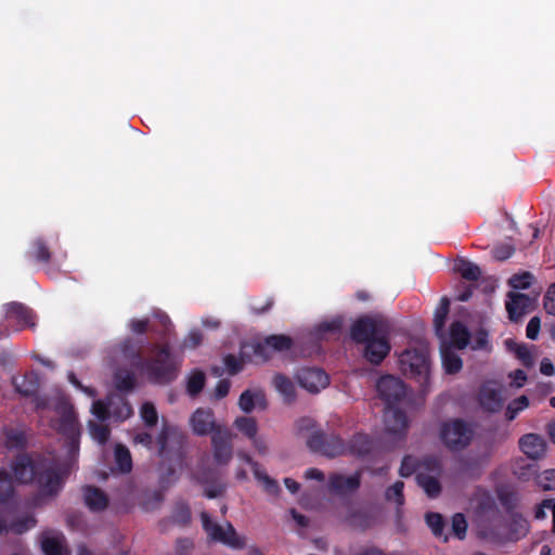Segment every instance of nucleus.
I'll return each instance as SVG.
<instances>
[{
    "mask_svg": "<svg viewBox=\"0 0 555 555\" xmlns=\"http://www.w3.org/2000/svg\"><path fill=\"white\" fill-rule=\"evenodd\" d=\"M60 418L56 423V429L60 435L66 439L68 453L70 455L78 452L80 439V426L74 406L67 402H61L56 406Z\"/></svg>",
    "mask_w": 555,
    "mask_h": 555,
    "instance_id": "7",
    "label": "nucleus"
},
{
    "mask_svg": "<svg viewBox=\"0 0 555 555\" xmlns=\"http://www.w3.org/2000/svg\"><path fill=\"white\" fill-rule=\"evenodd\" d=\"M361 483L360 475L344 476L340 474H332L328 478V489L331 492L344 494L353 492L359 489Z\"/></svg>",
    "mask_w": 555,
    "mask_h": 555,
    "instance_id": "18",
    "label": "nucleus"
},
{
    "mask_svg": "<svg viewBox=\"0 0 555 555\" xmlns=\"http://www.w3.org/2000/svg\"><path fill=\"white\" fill-rule=\"evenodd\" d=\"M543 306L548 314L555 317V283L547 287L543 297Z\"/></svg>",
    "mask_w": 555,
    "mask_h": 555,
    "instance_id": "57",
    "label": "nucleus"
},
{
    "mask_svg": "<svg viewBox=\"0 0 555 555\" xmlns=\"http://www.w3.org/2000/svg\"><path fill=\"white\" fill-rule=\"evenodd\" d=\"M532 281H533V275L530 272L525 271L521 273L514 274L508 280V284L514 289H527L531 286Z\"/></svg>",
    "mask_w": 555,
    "mask_h": 555,
    "instance_id": "50",
    "label": "nucleus"
},
{
    "mask_svg": "<svg viewBox=\"0 0 555 555\" xmlns=\"http://www.w3.org/2000/svg\"><path fill=\"white\" fill-rule=\"evenodd\" d=\"M203 529L214 542H219L231 550H243L246 546V538L237 533L231 522L225 527L214 522L207 512L201 513Z\"/></svg>",
    "mask_w": 555,
    "mask_h": 555,
    "instance_id": "6",
    "label": "nucleus"
},
{
    "mask_svg": "<svg viewBox=\"0 0 555 555\" xmlns=\"http://www.w3.org/2000/svg\"><path fill=\"white\" fill-rule=\"evenodd\" d=\"M170 519L173 524L184 527L191 521V509L186 502L178 501L176 502Z\"/></svg>",
    "mask_w": 555,
    "mask_h": 555,
    "instance_id": "36",
    "label": "nucleus"
},
{
    "mask_svg": "<svg viewBox=\"0 0 555 555\" xmlns=\"http://www.w3.org/2000/svg\"><path fill=\"white\" fill-rule=\"evenodd\" d=\"M403 488V481H396L391 487L387 488L385 492L386 499L388 501L395 500L398 506H402L404 504Z\"/></svg>",
    "mask_w": 555,
    "mask_h": 555,
    "instance_id": "51",
    "label": "nucleus"
},
{
    "mask_svg": "<svg viewBox=\"0 0 555 555\" xmlns=\"http://www.w3.org/2000/svg\"><path fill=\"white\" fill-rule=\"evenodd\" d=\"M256 405L266 408V398L261 391L253 392L247 389L241 393L238 406L243 412L250 413Z\"/></svg>",
    "mask_w": 555,
    "mask_h": 555,
    "instance_id": "26",
    "label": "nucleus"
},
{
    "mask_svg": "<svg viewBox=\"0 0 555 555\" xmlns=\"http://www.w3.org/2000/svg\"><path fill=\"white\" fill-rule=\"evenodd\" d=\"M64 540L62 533L43 532L40 539L41 550L44 555H66L63 545Z\"/></svg>",
    "mask_w": 555,
    "mask_h": 555,
    "instance_id": "20",
    "label": "nucleus"
},
{
    "mask_svg": "<svg viewBox=\"0 0 555 555\" xmlns=\"http://www.w3.org/2000/svg\"><path fill=\"white\" fill-rule=\"evenodd\" d=\"M473 434L472 428L461 418L443 422L439 430L442 443L450 451H461L465 449L470 443Z\"/></svg>",
    "mask_w": 555,
    "mask_h": 555,
    "instance_id": "8",
    "label": "nucleus"
},
{
    "mask_svg": "<svg viewBox=\"0 0 555 555\" xmlns=\"http://www.w3.org/2000/svg\"><path fill=\"white\" fill-rule=\"evenodd\" d=\"M14 494L12 476L5 469H0V504L7 503Z\"/></svg>",
    "mask_w": 555,
    "mask_h": 555,
    "instance_id": "42",
    "label": "nucleus"
},
{
    "mask_svg": "<svg viewBox=\"0 0 555 555\" xmlns=\"http://www.w3.org/2000/svg\"><path fill=\"white\" fill-rule=\"evenodd\" d=\"M109 406L111 417L118 422H124L133 414L131 404L124 397H111Z\"/></svg>",
    "mask_w": 555,
    "mask_h": 555,
    "instance_id": "24",
    "label": "nucleus"
},
{
    "mask_svg": "<svg viewBox=\"0 0 555 555\" xmlns=\"http://www.w3.org/2000/svg\"><path fill=\"white\" fill-rule=\"evenodd\" d=\"M26 444V437L23 431L9 429L5 431V446L9 449H23Z\"/></svg>",
    "mask_w": 555,
    "mask_h": 555,
    "instance_id": "47",
    "label": "nucleus"
},
{
    "mask_svg": "<svg viewBox=\"0 0 555 555\" xmlns=\"http://www.w3.org/2000/svg\"><path fill=\"white\" fill-rule=\"evenodd\" d=\"M379 398L385 402V430L396 440L404 439L408 434L409 420L406 414L397 408L406 397V386L392 375L382 376L376 384Z\"/></svg>",
    "mask_w": 555,
    "mask_h": 555,
    "instance_id": "3",
    "label": "nucleus"
},
{
    "mask_svg": "<svg viewBox=\"0 0 555 555\" xmlns=\"http://www.w3.org/2000/svg\"><path fill=\"white\" fill-rule=\"evenodd\" d=\"M223 362L230 375H236L243 370V362L234 354H227Z\"/></svg>",
    "mask_w": 555,
    "mask_h": 555,
    "instance_id": "59",
    "label": "nucleus"
},
{
    "mask_svg": "<svg viewBox=\"0 0 555 555\" xmlns=\"http://www.w3.org/2000/svg\"><path fill=\"white\" fill-rule=\"evenodd\" d=\"M92 413L96 418L104 422L111 418L109 401L106 403L103 400H96L92 403Z\"/></svg>",
    "mask_w": 555,
    "mask_h": 555,
    "instance_id": "53",
    "label": "nucleus"
},
{
    "mask_svg": "<svg viewBox=\"0 0 555 555\" xmlns=\"http://www.w3.org/2000/svg\"><path fill=\"white\" fill-rule=\"evenodd\" d=\"M26 256L37 262L47 264L50 262L52 254L44 240L38 237L33 241Z\"/></svg>",
    "mask_w": 555,
    "mask_h": 555,
    "instance_id": "28",
    "label": "nucleus"
},
{
    "mask_svg": "<svg viewBox=\"0 0 555 555\" xmlns=\"http://www.w3.org/2000/svg\"><path fill=\"white\" fill-rule=\"evenodd\" d=\"M452 531L460 540L465 538L467 531V521L462 513H456L453 515Z\"/></svg>",
    "mask_w": 555,
    "mask_h": 555,
    "instance_id": "52",
    "label": "nucleus"
},
{
    "mask_svg": "<svg viewBox=\"0 0 555 555\" xmlns=\"http://www.w3.org/2000/svg\"><path fill=\"white\" fill-rule=\"evenodd\" d=\"M254 356L262 362L271 359L272 350L269 348V345L266 344V338L254 346Z\"/></svg>",
    "mask_w": 555,
    "mask_h": 555,
    "instance_id": "60",
    "label": "nucleus"
},
{
    "mask_svg": "<svg viewBox=\"0 0 555 555\" xmlns=\"http://www.w3.org/2000/svg\"><path fill=\"white\" fill-rule=\"evenodd\" d=\"M194 478L205 487L204 495L208 499L218 498L225 491V485L215 468L202 466L194 473Z\"/></svg>",
    "mask_w": 555,
    "mask_h": 555,
    "instance_id": "11",
    "label": "nucleus"
},
{
    "mask_svg": "<svg viewBox=\"0 0 555 555\" xmlns=\"http://www.w3.org/2000/svg\"><path fill=\"white\" fill-rule=\"evenodd\" d=\"M520 450L530 459L539 460L545 455V439L538 434H526L519 439Z\"/></svg>",
    "mask_w": 555,
    "mask_h": 555,
    "instance_id": "17",
    "label": "nucleus"
},
{
    "mask_svg": "<svg viewBox=\"0 0 555 555\" xmlns=\"http://www.w3.org/2000/svg\"><path fill=\"white\" fill-rule=\"evenodd\" d=\"M190 422L194 434L197 436H207L208 434L212 436L218 428L225 427L216 423L215 414L210 409H197L192 414Z\"/></svg>",
    "mask_w": 555,
    "mask_h": 555,
    "instance_id": "16",
    "label": "nucleus"
},
{
    "mask_svg": "<svg viewBox=\"0 0 555 555\" xmlns=\"http://www.w3.org/2000/svg\"><path fill=\"white\" fill-rule=\"evenodd\" d=\"M450 339L457 349H464L469 341L470 333L461 321H454L450 325Z\"/></svg>",
    "mask_w": 555,
    "mask_h": 555,
    "instance_id": "30",
    "label": "nucleus"
},
{
    "mask_svg": "<svg viewBox=\"0 0 555 555\" xmlns=\"http://www.w3.org/2000/svg\"><path fill=\"white\" fill-rule=\"evenodd\" d=\"M529 406V399L522 395L512 400L505 409V418L508 422L514 421L517 415Z\"/></svg>",
    "mask_w": 555,
    "mask_h": 555,
    "instance_id": "40",
    "label": "nucleus"
},
{
    "mask_svg": "<svg viewBox=\"0 0 555 555\" xmlns=\"http://www.w3.org/2000/svg\"><path fill=\"white\" fill-rule=\"evenodd\" d=\"M158 325L151 324L147 319L130 321V330L135 334H145L151 331L157 335L159 339H165L171 330L172 323L169 317L165 313L157 314Z\"/></svg>",
    "mask_w": 555,
    "mask_h": 555,
    "instance_id": "15",
    "label": "nucleus"
},
{
    "mask_svg": "<svg viewBox=\"0 0 555 555\" xmlns=\"http://www.w3.org/2000/svg\"><path fill=\"white\" fill-rule=\"evenodd\" d=\"M12 470L18 482L38 486V493L33 500L34 506L42 505L46 499L55 498L64 485L57 463L40 455L18 454L12 462Z\"/></svg>",
    "mask_w": 555,
    "mask_h": 555,
    "instance_id": "1",
    "label": "nucleus"
},
{
    "mask_svg": "<svg viewBox=\"0 0 555 555\" xmlns=\"http://www.w3.org/2000/svg\"><path fill=\"white\" fill-rule=\"evenodd\" d=\"M114 455L118 470L122 474L130 473L132 469V457L129 449L118 443L115 447Z\"/></svg>",
    "mask_w": 555,
    "mask_h": 555,
    "instance_id": "33",
    "label": "nucleus"
},
{
    "mask_svg": "<svg viewBox=\"0 0 555 555\" xmlns=\"http://www.w3.org/2000/svg\"><path fill=\"white\" fill-rule=\"evenodd\" d=\"M244 459L251 466L255 478L262 482L264 491L269 494H278L280 492L278 481L271 478L257 462L251 460L250 456L246 455Z\"/></svg>",
    "mask_w": 555,
    "mask_h": 555,
    "instance_id": "23",
    "label": "nucleus"
},
{
    "mask_svg": "<svg viewBox=\"0 0 555 555\" xmlns=\"http://www.w3.org/2000/svg\"><path fill=\"white\" fill-rule=\"evenodd\" d=\"M515 253V248L508 244H502L493 248V257L496 260L504 261L511 258Z\"/></svg>",
    "mask_w": 555,
    "mask_h": 555,
    "instance_id": "61",
    "label": "nucleus"
},
{
    "mask_svg": "<svg viewBox=\"0 0 555 555\" xmlns=\"http://www.w3.org/2000/svg\"><path fill=\"white\" fill-rule=\"evenodd\" d=\"M15 390L24 397L36 395L39 388L38 378L34 373L25 374L21 377H13Z\"/></svg>",
    "mask_w": 555,
    "mask_h": 555,
    "instance_id": "25",
    "label": "nucleus"
},
{
    "mask_svg": "<svg viewBox=\"0 0 555 555\" xmlns=\"http://www.w3.org/2000/svg\"><path fill=\"white\" fill-rule=\"evenodd\" d=\"M140 415L146 427L152 428L158 422V413L152 402H144L140 409Z\"/></svg>",
    "mask_w": 555,
    "mask_h": 555,
    "instance_id": "46",
    "label": "nucleus"
},
{
    "mask_svg": "<svg viewBox=\"0 0 555 555\" xmlns=\"http://www.w3.org/2000/svg\"><path fill=\"white\" fill-rule=\"evenodd\" d=\"M273 385L275 389L283 396L286 403H292L296 399V388L289 377L284 374L278 373L273 377Z\"/></svg>",
    "mask_w": 555,
    "mask_h": 555,
    "instance_id": "27",
    "label": "nucleus"
},
{
    "mask_svg": "<svg viewBox=\"0 0 555 555\" xmlns=\"http://www.w3.org/2000/svg\"><path fill=\"white\" fill-rule=\"evenodd\" d=\"M153 356L144 359L137 352L138 362L135 366L140 369L150 382L159 385H166L175 380L179 372V362L171 353L168 345H154Z\"/></svg>",
    "mask_w": 555,
    "mask_h": 555,
    "instance_id": "4",
    "label": "nucleus"
},
{
    "mask_svg": "<svg viewBox=\"0 0 555 555\" xmlns=\"http://www.w3.org/2000/svg\"><path fill=\"white\" fill-rule=\"evenodd\" d=\"M346 444L347 454L359 457L367 455L373 449V440L365 434L353 435Z\"/></svg>",
    "mask_w": 555,
    "mask_h": 555,
    "instance_id": "22",
    "label": "nucleus"
},
{
    "mask_svg": "<svg viewBox=\"0 0 555 555\" xmlns=\"http://www.w3.org/2000/svg\"><path fill=\"white\" fill-rule=\"evenodd\" d=\"M164 502V493L160 490H155L146 493L141 501V507L145 512H152L160 507Z\"/></svg>",
    "mask_w": 555,
    "mask_h": 555,
    "instance_id": "45",
    "label": "nucleus"
},
{
    "mask_svg": "<svg viewBox=\"0 0 555 555\" xmlns=\"http://www.w3.org/2000/svg\"><path fill=\"white\" fill-rule=\"evenodd\" d=\"M297 380L302 388L317 393L328 385L330 377L322 369L304 367L297 373Z\"/></svg>",
    "mask_w": 555,
    "mask_h": 555,
    "instance_id": "13",
    "label": "nucleus"
},
{
    "mask_svg": "<svg viewBox=\"0 0 555 555\" xmlns=\"http://www.w3.org/2000/svg\"><path fill=\"white\" fill-rule=\"evenodd\" d=\"M401 372L425 388L429 382V356L425 348L404 350L399 357Z\"/></svg>",
    "mask_w": 555,
    "mask_h": 555,
    "instance_id": "5",
    "label": "nucleus"
},
{
    "mask_svg": "<svg viewBox=\"0 0 555 555\" xmlns=\"http://www.w3.org/2000/svg\"><path fill=\"white\" fill-rule=\"evenodd\" d=\"M478 402L481 409L489 413H498L503 409L504 398L502 390L494 382L483 383L478 392Z\"/></svg>",
    "mask_w": 555,
    "mask_h": 555,
    "instance_id": "12",
    "label": "nucleus"
},
{
    "mask_svg": "<svg viewBox=\"0 0 555 555\" xmlns=\"http://www.w3.org/2000/svg\"><path fill=\"white\" fill-rule=\"evenodd\" d=\"M169 431H170V428L168 426H163L162 430L159 431V434L156 437V443L158 447L157 454L160 457H165L168 453L167 446H168Z\"/></svg>",
    "mask_w": 555,
    "mask_h": 555,
    "instance_id": "56",
    "label": "nucleus"
},
{
    "mask_svg": "<svg viewBox=\"0 0 555 555\" xmlns=\"http://www.w3.org/2000/svg\"><path fill=\"white\" fill-rule=\"evenodd\" d=\"M37 524V520L34 515H25L23 517L17 518L16 520L8 524V532H13L15 534H23L29 529L34 528Z\"/></svg>",
    "mask_w": 555,
    "mask_h": 555,
    "instance_id": "41",
    "label": "nucleus"
},
{
    "mask_svg": "<svg viewBox=\"0 0 555 555\" xmlns=\"http://www.w3.org/2000/svg\"><path fill=\"white\" fill-rule=\"evenodd\" d=\"M415 479L428 498L435 499L440 494L441 485L436 477L424 473H417Z\"/></svg>",
    "mask_w": 555,
    "mask_h": 555,
    "instance_id": "32",
    "label": "nucleus"
},
{
    "mask_svg": "<svg viewBox=\"0 0 555 555\" xmlns=\"http://www.w3.org/2000/svg\"><path fill=\"white\" fill-rule=\"evenodd\" d=\"M235 427L249 439H254L257 435L258 427L255 418L240 416L234 422Z\"/></svg>",
    "mask_w": 555,
    "mask_h": 555,
    "instance_id": "44",
    "label": "nucleus"
},
{
    "mask_svg": "<svg viewBox=\"0 0 555 555\" xmlns=\"http://www.w3.org/2000/svg\"><path fill=\"white\" fill-rule=\"evenodd\" d=\"M509 300L506 301V310L512 321H517L526 312V308L529 304V296L521 293H508Z\"/></svg>",
    "mask_w": 555,
    "mask_h": 555,
    "instance_id": "21",
    "label": "nucleus"
},
{
    "mask_svg": "<svg viewBox=\"0 0 555 555\" xmlns=\"http://www.w3.org/2000/svg\"><path fill=\"white\" fill-rule=\"evenodd\" d=\"M83 502L92 512L104 511L108 505V498L103 490L95 486H86L82 489Z\"/></svg>",
    "mask_w": 555,
    "mask_h": 555,
    "instance_id": "19",
    "label": "nucleus"
},
{
    "mask_svg": "<svg viewBox=\"0 0 555 555\" xmlns=\"http://www.w3.org/2000/svg\"><path fill=\"white\" fill-rule=\"evenodd\" d=\"M233 433L228 428H218L211 436L214 462L218 466L228 465L233 457Z\"/></svg>",
    "mask_w": 555,
    "mask_h": 555,
    "instance_id": "10",
    "label": "nucleus"
},
{
    "mask_svg": "<svg viewBox=\"0 0 555 555\" xmlns=\"http://www.w3.org/2000/svg\"><path fill=\"white\" fill-rule=\"evenodd\" d=\"M5 320L8 322H15L16 331H21L25 327H35V313L26 305L12 301L4 305Z\"/></svg>",
    "mask_w": 555,
    "mask_h": 555,
    "instance_id": "14",
    "label": "nucleus"
},
{
    "mask_svg": "<svg viewBox=\"0 0 555 555\" xmlns=\"http://www.w3.org/2000/svg\"><path fill=\"white\" fill-rule=\"evenodd\" d=\"M115 385L117 390L128 393L135 387V377L129 371H119L115 374Z\"/></svg>",
    "mask_w": 555,
    "mask_h": 555,
    "instance_id": "39",
    "label": "nucleus"
},
{
    "mask_svg": "<svg viewBox=\"0 0 555 555\" xmlns=\"http://www.w3.org/2000/svg\"><path fill=\"white\" fill-rule=\"evenodd\" d=\"M538 485L543 490L555 489V469H547L538 478Z\"/></svg>",
    "mask_w": 555,
    "mask_h": 555,
    "instance_id": "58",
    "label": "nucleus"
},
{
    "mask_svg": "<svg viewBox=\"0 0 555 555\" xmlns=\"http://www.w3.org/2000/svg\"><path fill=\"white\" fill-rule=\"evenodd\" d=\"M133 443L141 444V446L145 447L146 449L152 450L153 444H154V438L147 431H140L134 435Z\"/></svg>",
    "mask_w": 555,
    "mask_h": 555,
    "instance_id": "62",
    "label": "nucleus"
},
{
    "mask_svg": "<svg viewBox=\"0 0 555 555\" xmlns=\"http://www.w3.org/2000/svg\"><path fill=\"white\" fill-rule=\"evenodd\" d=\"M488 346V333L486 331H478L474 337L472 348L474 350L486 349Z\"/></svg>",
    "mask_w": 555,
    "mask_h": 555,
    "instance_id": "64",
    "label": "nucleus"
},
{
    "mask_svg": "<svg viewBox=\"0 0 555 555\" xmlns=\"http://www.w3.org/2000/svg\"><path fill=\"white\" fill-rule=\"evenodd\" d=\"M308 448L326 457H336L347 454L346 442L335 434H328L321 429L314 430L307 439Z\"/></svg>",
    "mask_w": 555,
    "mask_h": 555,
    "instance_id": "9",
    "label": "nucleus"
},
{
    "mask_svg": "<svg viewBox=\"0 0 555 555\" xmlns=\"http://www.w3.org/2000/svg\"><path fill=\"white\" fill-rule=\"evenodd\" d=\"M541 327V321L538 317H533L527 324L526 335L529 339H537Z\"/></svg>",
    "mask_w": 555,
    "mask_h": 555,
    "instance_id": "63",
    "label": "nucleus"
},
{
    "mask_svg": "<svg viewBox=\"0 0 555 555\" xmlns=\"http://www.w3.org/2000/svg\"><path fill=\"white\" fill-rule=\"evenodd\" d=\"M509 531L516 540L524 538L529 532L528 520L519 513H511Z\"/></svg>",
    "mask_w": 555,
    "mask_h": 555,
    "instance_id": "35",
    "label": "nucleus"
},
{
    "mask_svg": "<svg viewBox=\"0 0 555 555\" xmlns=\"http://www.w3.org/2000/svg\"><path fill=\"white\" fill-rule=\"evenodd\" d=\"M455 271L461 274V276L466 281H478L481 275L480 268L465 259H460L455 263Z\"/></svg>",
    "mask_w": 555,
    "mask_h": 555,
    "instance_id": "34",
    "label": "nucleus"
},
{
    "mask_svg": "<svg viewBox=\"0 0 555 555\" xmlns=\"http://www.w3.org/2000/svg\"><path fill=\"white\" fill-rule=\"evenodd\" d=\"M266 344L269 345V348L272 351H286L289 350L294 341L292 337L284 335V334H273L266 337Z\"/></svg>",
    "mask_w": 555,
    "mask_h": 555,
    "instance_id": "38",
    "label": "nucleus"
},
{
    "mask_svg": "<svg viewBox=\"0 0 555 555\" xmlns=\"http://www.w3.org/2000/svg\"><path fill=\"white\" fill-rule=\"evenodd\" d=\"M506 345L511 350L515 352L516 357L526 367H531L534 365V357L526 345L514 343L511 339L506 340Z\"/></svg>",
    "mask_w": 555,
    "mask_h": 555,
    "instance_id": "37",
    "label": "nucleus"
},
{
    "mask_svg": "<svg viewBox=\"0 0 555 555\" xmlns=\"http://www.w3.org/2000/svg\"><path fill=\"white\" fill-rule=\"evenodd\" d=\"M389 332V324L384 318L364 315L351 325L350 337L354 343L364 345L366 361L378 365L391 349Z\"/></svg>",
    "mask_w": 555,
    "mask_h": 555,
    "instance_id": "2",
    "label": "nucleus"
},
{
    "mask_svg": "<svg viewBox=\"0 0 555 555\" xmlns=\"http://www.w3.org/2000/svg\"><path fill=\"white\" fill-rule=\"evenodd\" d=\"M343 319L341 318H335L331 321L322 322L318 325V332L319 334H325V333H339L343 327Z\"/></svg>",
    "mask_w": 555,
    "mask_h": 555,
    "instance_id": "55",
    "label": "nucleus"
},
{
    "mask_svg": "<svg viewBox=\"0 0 555 555\" xmlns=\"http://www.w3.org/2000/svg\"><path fill=\"white\" fill-rule=\"evenodd\" d=\"M206 382L205 373L201 370L192 372L188 379L186 391L191 397L197 396L204 388Z\"/></svg>",
    "mask_w": 555,
    "mask_h": 555,
    "instance_id": "43",
    "label": "nucleus"
},
{
    "mask_svg": "<svg viewBox=\"0 0 555 555\" xmlns=\"http://www.w3.org/2000/svg\"><path fill=\"white\" fill-rule=\"evenodd\" d=\"M89 430L91 437L101 444H104L111 435V429L107 425L96 422H89Z\"/></svg>",
    "mask_w": 555,
    "mask_h": 555,
    "instance_id": "49",
    "label": "nucleus"
},
{
    "mask_svg": "<svg viewBox=\"0 0 555 555\" xmlns=\"http://www.w3.org/2000/svg\"><path fill=\"white\" fill-rule=\"evenodd\" d=\"M426 524L437 538L443 537L444 519L439 513L429 512L425 516Z\"/></svg>",
    "mask_w": 555,
    "mask_h": 555,
    "instance_id": "48",
    "label": "nucleus"
},
{
    "mask_svg": "<svg viewBox=\"0 0 555 555\" xmlns=\"http://www.w3.org/2000/svg\"><path fill=\"white\" fill-rule=\"evenodd\" d=\"M449 307H450L449 299L447 297H442L439 306L437 307V309L435 311V315H434L435 333L442 340L446 339L444 325H446L447 317L449 313Z\"/></svg>",
    "mask_w": 555,
    "mask_h": 555,
    "instance_id": "29",
    "label": "nucleus"
},
{
    "mask_svg": "<svg viewBox=\"0 0 555 555\" xmlns=\"http://www.w3.org/2000/svg\"><path fill=\"white\" fill-rule=\"evenodd\" d=\"M417 466V461L413 456L405 455L401 461L399 475L404 478L410 477L416 472Z\"/></svg>",
    "mask_w": 555,
    "mask_h": 555,
    "instance_id": "54",
    "label": "nucleus"
},
{
    "mask_svg": "<svg viewBox=\"0 0 555 555\" xmlns=\"http://www.w3.org/2000/svg\"><path fill=\"white\" fill-rule=\"evenodd\" d=\"M441 357L444 371L448 374H456L461 371L463 362L461 357L446 346V339L441 347Z\"/></svg>",
    "mask_w": 555,
    "mask_h": 555,
    "instance_id": "31",
    "label": "nucleus"
}]
</instances>
